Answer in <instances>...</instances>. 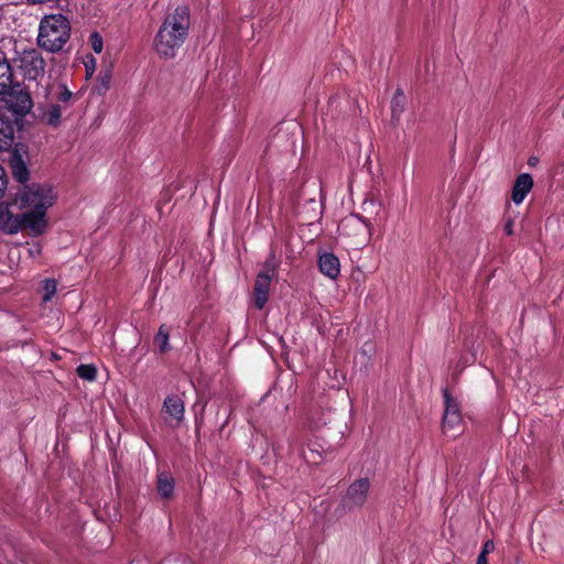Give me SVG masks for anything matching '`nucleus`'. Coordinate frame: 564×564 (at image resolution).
Returning <instances> with one entry per match:
<instances>
[{
	"instance_id": "5",
	"label": "nucleus",
	"mask_w": 564,
	"mask_h": 564,
	"mask_svg": "<svg viewBox=\"0 0 564 564\" xmlns=\"http://www.w3.org/2000/svg\"><path fill=\"white\" fill-rule=\"evenodd\" d=\"M275 275V265L267 261L264 268L258 273L254 282L253 295L254 305L261 310L268 302L271 289V281Z\"/></svg>"
},
{
	"instance_id": "24",
	"label": "nucleus",
	"mask_w": 564,
	"mask_h": 564,
	"mask_svg": "<svg viewBox=\"0 0 564 564\" xmlns=\"http://www.w3.org/2000/svg\"><path fill=\"white\" fill-rule=\"evenodd\" d=\"M61 91L58 93L57 95V100L61 102V104H64L65 107L67 106L68 101L70 100L72 98V91L68 90L65 86H61Z\"/></svg>"
},
{
	"instance_id": "11",
	"label": "nucleus",
	"mask_w": 564,
	"mask_h": 564,
	"mask_svg": "<svg viewBox=\"0 0 564 564\" xmlns=\"http://www.w3.org/2000/svg\"><path fill=\"white\" fill-rule=\"evenodd\" d=\"M533 187V178L529 173L520 174L512 187L511 198L514 204H521Z\"/></svg>"
},
{
	"instance_id": "15",
	"label": "nucleus",
	"mask_w": 564,
	"mask_h": 564,
	"mask_svg": "<svg viewBox=\"0 0 564 564\" xmlns=\"http://www.w3.org/2000/svg\"><path fill=\"white\" fill-rule=\"evenodd\" d=\"M158 492L162 498H170L174 492V478L170 473L160 471L158 474Z\"/></svg>"
},
{
	"instance_id": "2",
	"label": "nucleus",
	"mask_w": 564,
	"mask_h": 564,
	"mask_svg": "<svg viewBox=\"0 0 564 564\" xmlns=\"http://www.w3.org/2000/svg\"><path fill=\"white\" fill-rule=\"evenodd\" d=\"M191 28V13L186 6H177L167 12L153 42V48L161 59H173L185 43Z\"/></svg>"
},
{
	"instance_id": "16",
	"label": "nucleus",
	"mask_w": 564,
	"mask_h": 564,
	"mask_svg": "<svg viewBox=\"0 0 564 564\" xmlns=\"http://www.w3.org/2000/svg\"><path fill=\"white\" fill-rule=\"evenodd\" d=\"M11 172L18 182L24 183L29 180V169L20 155H14L10 161Z\"/></svg>"
},
{
	"instance_id": "7",
	"label": "nucleus",
	"mask_w": 564,
	"mask_h": 564,
	"mask_svg": "<svg viewBox=\"0 0 564 564\" xmlns=\"http://www.w3.org/2000/svg\"><path fill=\"white\" fill-rule=\"evenodd\" d=\"M26 229L24 219L21 214L11 212L8 204H0V232L6 235H15L21 230Z\"/></svg>"
},
{
	"instance_id": "3",
	"label": "nucleus",
	"mask_w": 564,
	"mask_h": 564,
	"mask_svg": "<svg viewBox=\"0 0 564 564\" xmlns=\"http://www.w3.org/2000/svg\"><path fill=\"white\" fill-rule=\"evenodd\" d=\"M70 37V23L61 14L44 15L39 25L37 44L47 52H59Z\"/></svg>"
},
{
	"instance_id": "28",
	"label": "nucleus",
	"mask_w": 564,
	"mask_h": 564,
	"mask_svg": "<svg viewBox=\"0 0 564 564\" xmlns=\"http://www.w3.org/2000/svg\"><path fill=\"white\" fill-rule=\"evenodd\" d=\"M476 564H488L487 556H485L484 554H479Z\"/></svg>"
},
{
	"instance_id": "25",
	"label": "nucleus",
	"mask_w": 564,
	"mask_h": 564,
	"mask_svg": "<svg viewBox=\"0 0 564 564\" xmlns=\"http://www.w3.org/2000/svg\"><path fill=\"white\" fill-rule=\"evenodd\" d=\"M8 186V178L6 171L0 166V199L4 196Z\"/></svg>"
},
{
	"instance_id": "12",
	"label": "nucleus",
	"mask_w": 564,
	"mask_h": 564,
	"mask_svg": "<svg viewBox=\"0 0 564 564\" xmlns=\"http://www.w3.org/2000/svg\"><path fill=\"white\" fill-rule=\"evenodd\" d=\"M321 272L329 279H336L340 272V264L333 253H323L318 261Z\"/></svg>"
},
{
	"instance_id": "27",
	"label": "nucleus",
	"mask_w": 564,
	"mask_h": 564,
	"mask_svg": "<svg viewBox=\"0 0 564 564\" xmlns=\"http://www.w3.org/2000/svg\"><path fill=\"white\" fill-rule=\"evenodd\" d=\"M513 226H514V220L512 218H508L506 220V223H505V226H503L505 232L508 236H512L513 235Z\"/></svg>"
},
{
	"instance_id": "18",
	"label": "nucleus",
	"mask_w": 564,
	"mask_h": 564,
	"mask_svg": "<svg viewBox=\"0 0 564 564\" xmlns=\"http://www.w3.org/2000/svg\"><path fill=\"white\" fill-rule=\"evenodd\" d=\"M12 80V73L9 63L0 58V95L4 94L10 88Z\"/></svg>"
},
{
	"instance_id": "17",
	"label": "nucleus",
	"mask_w": 564,
	"mask_h": 564,
	"mask_svg": "<svg viewBox=\"0 0 564 564\" xmlns=\"http://www.w3.org/2000/svg\"><path fill=\"white\" fill-rule=\"evenodd\" d=\"M444 399H445V412H444L445 423H455L456 421H459L460 416L458 413V405L451 398V395L447 391L444 392Z\"/></svg>"
},
{
	"instance_id": "9",
	"label": "nucleus",
	"mask_w": 564,
	"mask_h": 564,
	"mask_svg": "<svg viewBox=\"0 0 564 564\" xmlns=\"http://www.w3.org/2000/svg\"><path fill=\"white\" fill-rule=\"evenodd\" d=\"M65 109L66 107H63L61 104H40L37 106L39 119L46 126L57 128L62 123V113Z\"/></svg>"
},
{
	"instance_id": "22",
	"label": "nucleus",
	"mask_w": 564,
	"mask_h": 564,
	"mask_svg": "<svg viewBox=\"0 0 564 564\" xmlns=\"http://www.w3.org/2000/svg\"><path fill=\"white\" fill-rule=\"evenodd\" d=\"M56 289H57L56 281L52 280V279H46L43 282V291H44L43 301L44 302L51 301L52 297L54 296V294L56 293Z\"/></svg>"
},
{
	"instance_id": "10",
	"label": "nucleus",
	"mask_w": 564,
	"mask_h": 564,
	"mask_svg": "<svg viewBox=\"0 0 564 564\" xmlns=\"http://www.w3.org/2000/svg\"><path fill=\"white\" fill-rule=\"evenodd\" d=\"M162 414L165 420L181 421L184 415L182 399L175 394L166 397L163 402Z\"/></svg>"
},
{
	"instance_id": "4",
	"label": "nucleus",
	"mask_w": 564,
	"mask_h": 564,
	"mask_svg": "<svg viewBox=\"0 0 564 564\" xmlns=\"http://www.w3.org/2000/svg\"><path fill=\"white\" fill-rule=\"evenodd\" d=\"M13 62L15 67L26 79L36 80L44 76L45 61L35 48L24 50L18 53Z\"/></svg>"
},
{
	"instance_id": "20",
	"label": "nucleus",
	"mask_w": 564,
	"mask_h": 564,
	"mask_svg": "<svg viewBox=\"0 0 564 564\" xmlns=\"http://www.w3.org/2000/svg\"><path fill=\"white\" fill-rule=\"evenodd\" d=\"M404 110V95L401 91H397L391 101V115L392 119L398 120Z\"/></svg>"
},
{
	"instance_id": "26",
	"label": "nucleus",
	"mask_w": 564,
	"mask_h": 564,
	"mask_svg": "<svg viewBox=\"0 0 564 564\" xmlns=\"http://www.w3.org/2000/svg\"><path fill=\"white\" fill-rule=\"evenodd\" d=\"M494 550H495L494 541L487 540L482 545V550H481L480 554H484L485 556H487L489 553L494 552Z\"/></svg>"
},
{
	"instance_id": "19",
	"label": "nucleus",
	"mask_w": 564,
	"mask_h": 564,
	"mask_svg": "<svg viewBox=\"0 0 564 564\" xmlns=\"http://www.w3.org/2000/svg\"><path fill=\"white\" fill-rule=\"evenodd\" d=\"M169 338L170 335L167 327L165 325H161L154 338L155 345L160 348L161 352L170 349Z\"/></svg>"
},
{
	"instance_id": "6",
	"label": "nucleus",
	"mask_w": 564,
	"mask_h": 564,
	"mask_svg": "<svg viewBox=\"0 0 564 564\" xmlns=\"http://www.w3.org/2000/svg\"><path fill=\"white\" fill-rule=\"evenodd\" d=\"M7 108L18 117H24L33 107L30 93L23 88L14 87L4 97Z\"/></svg>"
},
{
	"instance_id": "21",
	"label": "nucleus",
	"mask_w": 564,
	"mask_h": 564,
	"mask_svg": "<svg viewBox=\"0 0 564 564\" xmlns=\"http://www.w3.org/2000/svg\"><path fill=\"white\" fill-rule=\"evenodd\" d=\"M77 375L87 381H94L96 379L97 369L93 365H80L76 369Z\"/></svg>"
},
{
	"instance_id": "1",
	"label": "nucleus",
	"mask_w": 564,
	"mask_h": 564,
	"mask_svg": "<svg viewBox=\"0 0 564 564\" xmlns=\"http://www.w3.org/2000/svg\"><path fill=\"white\" fill-rule=\"evenodd\" d=\"M57 193L50 184L22 185L14 194L13 204L21 212L24 226L34 237L43 235L48 227L47 210L54 206Z\"/></svg>"
},
{
	"instance_id": "13",
	"label": "nucleus",
	"mask_w": 564,
	"mask_h": 564,
	"mask_svg": "<svg viewBox=\"0 0 564 564\" xmlns=\"http://www.w3.org/2000/svg\"><path fill=\"white\" fill-rule=\"evenodd\" d=\"M362 225L369 226V224L364 218L356 215H350L339 223L338 230L344 235L350 236L360 230Z\"/></svg>"
},
{
	"instance_id": "30",
	"label": "nucleus",
	"mask_w": 564,
	"mask_h": 564,
	"mask_svg": "<svg viewBox=\"0 0 564 564\" xmlns=\"http://www.w3.org/2000/svg\"><path fill=\"white\" fill-rule=\"evenodd\" d=\"M48 90H50V87L46 86L43 88V93H44V97L47 98L48 97Z\"/></svg>"
},
{
	"instance_id": "29",
	"label": "nucleus",
	"mask_w": 564,
	"mask_h": 564,
	"mask_svg": "<svg viewBox=\"0 0 564 564\" xmlns=\"http://www.w3.org/2000/svg\"><path fill=\"white\" fill-rule=\"evenodd\" d=\"M34 248H35V249H34V250H33V249H31V250H30V252H31L32 254H34V253H37V254H39V253L41 252V247H40L39 245H35V246H34Z\"/></svg>"
},
{
	"instance_id": "14",
	"label": "nucleus",
	"mask_w": 564,
	"mask_h": 564,
	"mask_svg": "<svg viewBox=\"0 0 564 564\" xmlns=\"http://www.w3.org/2000/svg\"><path fill=\"white\" fill-rule=\"evenodd\" d=\"M14 138V124L11 120L0 117V151L8 150Z\"/></svg>"
},
{
	"instance_id": "8",
	"label": "nucleus",
	"mask_w": 564,
	"mask_h": 564,
	"mask_svg": "<svg viewBox=\"0 0 564 564\" xmlns=\"http://www.w3.org/2000/svg\"><path fill=\"white\" fill-rule=\"evenodd\" d=\"M370 482L367 478H359L355 480L347 489L345 503L349 508L362 507L367 500Z\"/></svg>"
},
{
	"instance_id": "23",
	"label": "nucleus",
	"mask_w": 564,
	"mask_h": 564,
	"mask_svg": "<svg viewBox=\"0 0 564 564\" xmlns=\"http://www.w3.org/2000/svg\"><path fill=\"white\" fill-rule=\"evenodd\" d=\"M89 44L95 53L99 54L102 52L104 41L98 32H93L90 34Z\"/></svg>"
}]
</instances>
